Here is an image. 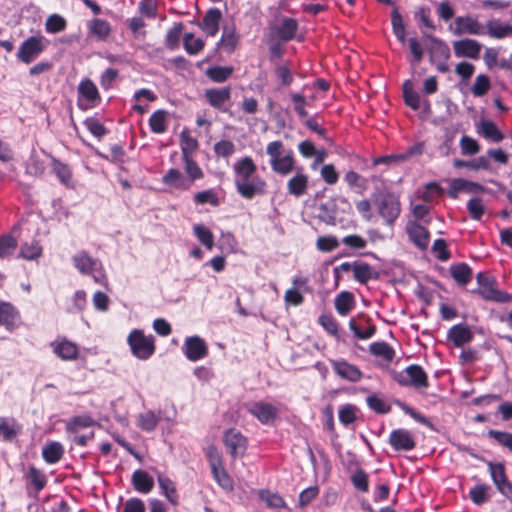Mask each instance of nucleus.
<instances>
[{
    "label": "nucleus",
    "instance_id": "1",
    "mask_svg": "<svg viewBox=\"0 0 512 512\" xmlns=\"http://www.w3.org/2000/svg\"><path fill=\"white\" fill-rule=\"evenodd\" d=\"M234 183L238 193L245 199L265 193L266 182L256 174L257 166L253 159L245 156L233 164Z\"/></svg>",
    "mask_w": 512,
    "mask_h": 512
},
{
    "label": "nucleus",
    "instance_id": "2",
    "mask_svg": "<svg viewBox=\"0 0 512 512\" xmlns=\"http://www.w3.org/2000/svg\"><path fill=\"white\" fill-rule=\"evenodd\" d=\"M266 153L272 170L279 175H287L294 170L295 158L291 150H285L284 144L272 141L267 144Z\"/></svg>",
    "mask_w": 512,
    "mask_h": 512
},
{
    "label": "nucleus",
    "instance_id": "3",
    "mask_svg": "<svg viewBox=\"0 0 512 512\" xmlns=\"http://www.w3.org/2000/svg\"><path fill=\"white\" fill-rule=\"evenodd\" d=\"M73 263L81 274L92 275L96 283L107 286V276L99 260L82 251L73 256Z\"/></svg>",
    "mask_w": 512,
    "mask_h": 512
},
{
    "label": "nucleus",
    "instance_id": "4",
    "mask_svg": "<svg viewBox=\"0 0 512 512\" xmlns=\"http://www.w3.org/2000/svg\"><path fill=\"white\" fill-rule=\"evenodd\" d=\"M128 343L134 356L147 360L155 350L154 339L146 336L141 330H133L128 336Z\"/></svg>",
    "mask_w": 512,
    "mask_h": 512
},
{
    "label": "nucleus",
    "instance_id": "5",
    "mask_svg": "<svg viewBox=\"0 0 512 512\" xmlns=\"http://www.w3.org/2000/svg\"><path fill=\"white\" fill-rule=\"evenodd\" d=\"M48 46V40L42 35L31 36L19 47L17 58L29 64L34 61Z\"/></svg>",
    "mask_w": 512,
    "mask_h": 512
},
{
    "label": "nucleus",
    "instance_id": "6",
    "mask_svg": "<svg viewBox=\"0 0 512 512\" xmlns=\"http://www.w3.org/2000/svg\"><path fill=\"white\" fill-rule=\"evenodd\" d=\"M395 380L402 386L414 388H427L428 379L425 371L419 365H411L395 376Z\"/></svg>",
    "mask_w": 512,
    "mask_h": 512
},
{
    "label": "nucleus",
    "instance_id": "7",
    "mask_svg": "<svg viewBox=\"0 0 512 512\" xmlns=\"http://www.w3.org/2000/svg\"><path fill=\"white\" fill-rule=\"evenodd\" d=\"M101 100L98 88L90 79L82 80L78 85V106L83 109L95 107Z\"/></svg>",
    "mask_w": 512,
    "mask_h": 512
},
{
    "label": "nucleus",
    "instance_id": "8",
    "mask_svg": "<svg viewBox=\"0 0 512 512\" xmlns=\"http://www.w3.org/2000/svg\"><path fill=\"white\" fill-rule=\"evenodd\" d=\"M247 410L264 425L272 424L277 419L279 413L277 406L264 401L251 403Z\"/></svg>",
    "mask_w": 512,
    "mask_h": 512
},
{
    "label": "nucleus",
    "instance_id": "9",
    "mask_svg": "<svg viewBox=\"0 0 512 512\" xmlns=\"http://www.w3.org/2000/svg\"><path fill=\"white\" fill-rule=\"evenodd\" d=\"M489 472L498 491L506 498L512 500V484L505 474V467L501 463H488Z\"/></svg>",
    "mask_w": 512,
    "mask_h": 512
},
{
    "label": "nucleus",
    "instance_id": "10",
    "mask_svg": "<svg viewBox=\"0 0 512 512\" xmlns=\"http://www.w3.org/2000/svg\"><path fill=\"white\" fill-rule=\"evenodd\" d=\"M223 442L233 458L243 456L247 449V438L236 429L227 430Z\"/></svg>",
    "mask_w": 512,
    "mask_h": 512
},
{
    "label": "nucleus",
    "instance_id": "11",
    "mask_svg": "<svg viewBox=\"0 0 512 512\" xmlns=\"http://www.w3.org/2000/svg\"><path fill=\"white\" fill-rule=\"evenodd\" d=\"M380 215L391 224L399 216L401 207L398 198L392 194H385L380 197L377 203Z\"/></svg>",
    "mask_w": 512,
    "mask_h": 512
},
{
    "label": "nucleus",
    "instance_id": "12",
    "mask_svg": "<svg viewBox=\"0 0 512 512\" xmlns=\"http://www.w3.org/2000/svg\"><path fill=\"white\" fill-rule=\"evenodd\" d=\"M449 58V47L445 43L433 39V44L430 49V61L436 65L438 71L442 73L449 71V66L447 64Z\"/></svg>",
    "mask_w": 512,
    "mask_h": 512
},
{
    "label": "nucleus",
    "instance_id": "13",
    "mask_svg": "<svg viewBox=\"0 0 512 512\" xmlns=\"http://www.w3.org/2000/svg\"><path fill=\"white\" fill-rule=\"evenodd\" d=\"M453 33L457 36L481 35L484 33L483 26L474 18L470 16L457 17L454 21Z\"/></svg>",
    "mask_w": 512,
    "mask_h": 512
},
{
    "label": "nucleus",
    "instance_id": "14",
    "mask_svg": "<svg viewBox=\"0 0 512 512\" xmlns=\"http://www.w3.org/2000/svg\"><path fill=\"white\" fill-rule=\"evenodd\" d=\"M309 188V176L302 168H298L295 174L287 181V191L290 195L300 198L306 194Z\"/></svg>",
    "mask_w": 512,
    "mask_h": 512
},
{
    "label": "nucleus",
    "instance_id": "15",
    "mask_svg": "<svg viewBox=\"0 0 512 512\" xmlns=\"http://www.w3.org/2000/svg\"><path fill=\"white\" fill-rule=\"evenodd\" d=\"M50 346L53 352L64 361H72L78 358V346L65 338L53 341Z\"/></svg>",
    "mask_w": 512,
    "mask_h": 512
},
{
    "label": "nucleus",
    "instance_id": "16",
    "mask_svg": "<svg viewBox=\"0 0 512 512\" xmlns=\"http://www.w3.org/2000/svg\"><path fill=\"white\" fill-rule=\"evenodd\" d=\"M334 372L341 378L350 382H357L362 378L359 368L344 360H331Z\"/></svg>",
    "mask_w": 512,
    "mask_h": 512
},
{
    "label": "nucleus",
    "instance_id": "17",
    "mask_svg": "<svg viewBox=\"0 0 512 512\" xmlns=\"http://www.w3.org/2000/svg\"><path fill=\"white\" fill-rule=\"evenodd\" d=\"M456 57L477 59L481 51V44L474 39H463L453 42Z\"/></svg>",
    "mask_w": 512,
    "mask_h": 512
},
{
    "label": "nucleus",
    "instance_id": "18",
    "mask_svg": "<svg viewBox=\"0 0 512 512\" xmlns=\"http://www.w3.org/2000/svg\"><path fill=\"white\" fill-rule=\"evenodd\" d=\"M184 353L190 361H197L207 355V346L198 336L188 337L184 344Z\"/></svg>",
    "mask_w": 512,
    "mask_h": 512
},
{
    "label": "nucleus",
    "instance_id": "19",
    "mask_svg": "<svg viewBox=\"0 0 512 512\" xmlns=\"http://www.w3.org/2000/svg\"><path fill=\"white\" fill-rule=\"evenodd\" d=\"M221 19V11L217 8H211L206 12L202 22L199 23L198 26L208 36L214 37L218 33Z\"/></svg>",
    "mask_w": 512,
    "mask_h": 512
},
{
    "label": "nucleus",
    "instance_id": "20",
    "mask_svg": "<svg viewBox=\"0 0 512 512\" xmlns=\"http://www.w3.org/2000/svg\"><path fill=\"white\" fill-rule=\"evenodd\" d=\"M389 442L396 450L409 451L414 449L415 441L412 434L404 429H397L390 434Z\"/></svg>",
    "mask_w": 512,
    "mask_h": 512
},
{
    "label": "nucleus",
    "instance_id": "21",
    "mask_svg": "<svg viewBox=\"0 0 512 512\" xmlns=\"http://www.w3.org/2000/svg\"><path fill=\"white\" fill-rule=\"evenodd\" d=\"M406 231L410 240L420 249H426L429 244V233L420 224L415 221H409L406 226Z\"/></svg>",
    "mask_w": 512,
    "mask_h": 512
},
{
    "label": "nucleus",
    "instance_id": "22",
    "mask_svg": "<svg viewBox=\"0 0 512 512\" xmlns=\"http://www.w3.org/2000/svg\"><path fill=\"white\" fill-rule=\"evenodd\" d=\"M162 182L171 189L176 190H189L192 186L190 181L178 170V169H170L167 173L162 177Z\"/></svg>",
    "mask_w": 512,
    "mask_h": 512
},
{
    "label": "nucleus",
    "instance_id": "23",
    "mask_svg": "<svg viewBox=\"0 0 512 512\" xmlns=\"http://www.w3.org/2000/svg\"><path fill=\"white\" fill-rule=\"evenodd\" d=\"M465 191L467 193H477L484 191V187L476 182L468 181L462 178L453 179L449 186V195L456 198L457 195Z\"/></svg>",
    "mask_w": 512,
    "mask_h": 512
},
{
    "label": "nucleus",
    "instance_id": "24",
    "mask_svg": "<svg viewBox=\"0 0 512 512\" xmlns=\"http://www.w3.org/2000/svg\"><path fill=\"white\" fill-rule=\"evenodd\" d=\"M22 426L14 419L0 418V440L4 442L13 441L21 432Z\"/></svg>",
    "mask_w": 512,
    "mask_h": 512
},
{
    "label": "nucleus",
    "instance_id": "25",
    "mask_svg": "<svg viewBox=\"0 0 512 512\" xmlns=\"http://www.w3.org/2000/svg\"><path fill=\"white\" fill-rule=\"evenodd\" d=\"M448 339L453 342L456 347H462L463 345L471 342L473 339L472 331L463 324L454 325L448 331Z\"/></svg>",
    "mask_w": 512,
    "mask_h": 512
},
{
    "label": "nucleus",
    "instance_id": "26",
    "mask_svg": "<svg viewBox=\"0 0 512 512\" xmlns=\"http://www.w3.org/2000/svg\"><path fill=\"white\" fill-rule=\"evenodd\" d=\"M477 282L480 286L478 292L483 298L494 301L503 300L501 293L492 286V281L488 275L479 273L477 275Z\"/></svg>",
    "mask_w": 512,
    "mask_h": 512
},
{
    "label": "nucleus",
    "instance_id": "27",
    "mask_svg": "<svg viewBox=\"0 0 512 512\" xmlns=\"http://www.w3.org/2000/svg\"><path fill=\"white\" fill-rule=\"evenodd\" d=\"M205 97L209 104L219 110L224 108V105L230 99L229 88H213L205 91Z\"/></svg>",
    "mask_w": 512,
    "mask_h": 512
},
{
    "label": "nucleus",
    "instance_id": "28",
    "mask_svg": "<svg viewBox=\"0 0 512 512\" xmlns=\"http://www.w3.org/2000/svg\"><path fill=\"white\" fill-rule=\"evenodd\" d=\"M486 28L488 35L492 38L502 39L512 36V25L508 23L493 19L487 22Z\"/></svg>",
    "mask_w": 512,
    "mask_h": 512
},
{
    "label": "nucleus",
    "instance_id": "29",
    "mask_svg": "<svg viewBox=\"0 0 512 512\" xmlns=\"http://www.w3.org/2000/svg\"><path fill=\"white\" fill-rule=\"evenodd\" d=\"M132 483L140 493H149L154 487L153 478L145 471L137 470L132 475Z\"/></svg>",
    "mask_w": 512,
    "mask_h": 512
},
{
    "label": "nucleus",
    "instance_id": "30",
    "mask_svg": "<svg viewBox=\"0 0 512 512\" xmlns=\"http://www.w3.org/2000/svg\"><path fill=\"white\" fill-rule=\"evenodd\" d=\"M180 147L182 157H191L199 147L198 141L191 136L188 129H184L180 133Z\"/></svg>",
    "mask_w": 512,
    "mask_h": 512
},
{
    "label": "nucleus",
    "instance_id": "31",
    "mask_svg": "<svg viewBox=\"0 0 512 512\" xmlns=\"http://www.w3.org/2000/svg\"><path fill=\"white\" fill-rule=\"evenodd\" d=\"M238 42L239 37L236 34L234 26L224 27L219 46H221L228 53H232L236 49Z\"/></svg>",
    "mask_w": 512,
    "mask_h": 512
},
{
    "label": "nucleus",
    "instance_id": "32",
    "mask_svg": "<svg viewBox=\"0 0 512 512\" xmlns=\"http://www.w3.org/2000/svg\"><path fill=\"white\" fill-rule=\"evenodd\" d=\"M64 454L63 446L59 442H49L42 449V456L47 463L58 462Z\"/></svg>",
    "mask_w": 512,
    "mask_h": 512
},
{
    "label": "nucleus",
    "instance_id": "33",
    "mask_svg": "<svg viewBox=\"0 0 512 512\" xmlns=\"http://www.w3.org/2000/svg\"><path fill=\"white\" fill-rule=\"evenodd\" d=\"M450 274L460 285H466L472 278V270L465 263H459L450 267Z\"/></svg>",
    "mask_w": 512,
    "mask_h": 512
},
{
    "label": "nucleus",
    "instance_id": "34",
    "mask_svg": "<svg viewBox=\"0 0 512 512\" xmlns=\"http://www.w3.org/2000/svg\"><path fill=\"white\" fill-rule=\"evenodd\" d=\"M88 29L90 34L98 40H105L111 32L110 24L102 19L91 20L88 23Z\"/></svg>",
    "mask_w": 512,
    "mask_h": 512
},
{
    "label": "nucleus",
    "instance_id": "35",
    "mask_svg": "<svg viewBox=\"0 0 512 512\" xmlns=\"http://www.w3.org/2000/svg\"><path fill=\"white\" fill-rule=\"evenodd\" d=\"M168 113L165 110L155 111L149 119V126L154 133L161 134L167 130Z\"/></svg>",
    "mask_w": 512,
    "mask_h": 512
},
{
    "label": "nucleus",
    "instance_id": "36",
    "mask_svg": "<svg viewBox=\"0 0 512 512\" xmlns=\"http://www.w3.org/2000/svg\"><path fill=\"white\" fill-rule=\"evenodd\" d=\"M298 24L293 18H285L277 28V35L283 41H289L295 37Z\"/></svg>",
    "mask_w": 512,
    "mask_h": 512
},
{
    "label": "nucleus",
    "instance_id": "37",
    "mask_svg": "<svg viewBox=\"0 0 512 512\" xmlns=\"http://www.w3.org/2000/svg\"><path fill=\"white\" fill-rule=\"evenodd\" d=\"M184 163V170L187 175V180L190 181L191 186L195 180L202 179L204 174L200 166L194 161L193 157H182Z\"/></svg>",
    "mask_w": 512,
    "mask_h": 512
},
{
    "label": "nucleus",
    "instance_id": "38",
    "mask_svg": "<svg viewBox=\"0 0 512 512\" xmlns=\"http://www.w3.org/2000/svg\"><path fill=\"white\" fill-rule=\"evenodd\" d=\"M478 133L494 142H500L504 138L497 126L491 121H482L478 126Z\"/></svg>",
    "mask_w": 512,
    "mask_h": 512
},
{
    "label": "nucleus",
    "instance_id": "39",
    "mask_svg": "<svg viewBox=\"0 0 512 512\" xmlns=\"http://www.w3.org/2000/svg\"><path fill=\"white\" fill-rule=\"evenodd\" d=\"M18 319L15 308L6 302L0 304V323L7 328H12Z\"/></svg>",
    "mask_w": 512,
    "mask_h": 512
},
{
    "label": "nucleus",
    "instance_id": "40",
    "mask_svg": "<svg viewBox=\"0 0 512 512\" xmlns=\"http://www.w3.org/2000/svg\"><path fill=\"white\" fill-rule=\"evenodd\" d=\"M353 273L354 278L360 283H367L370 279L377 276L371 266L366 263H354Z\"/></svg>",
    "mask_w": 512,
    "mask_h": 512
},
{
    "label": "nucleus",
    "instance_id": "41",
    "mask_svg": "<svg viewBox=\"0 0 512 512\" xmlns=\"http://www.w3.org/2000/svg\"><path fill=\"white\" fill-rule=\"evenodd\" d=\"M403 96L405 103L413 110H418L420 108V96L414 91L413 84L411 81L407 80L403 84Z\"/></svg>",
    "mask_w": 512,
    "mask_h": 512
},
{
    "label": "nucleus",
    "instance_id": "42",
    "mask_svg": "<svg viewBox=\"0 0 512 512\" xmlns=\"http://www.w3.org/2000/svg\"><path fill=\"white\" fill-rule=\"evenodd\" d=\"M158 483L166 499L173 505H176L177 493L174 483L164 475L158 476Z\"/></svg>",
    "mask_w": 512,
    "mask_h": 512
},
{
    "label": "nucleus",
    "instance_id": "43",
    "mask_svg": "<svg viewBox=\"0 0 512 512\" xmlns=\"http://www.w3.org/2000/svg\"><path fill=\"white\" fill-rule=\"evenodd\" d=\"M193 231L199 242L204 245L208 250L214 246V237L212 232L202 224H195Z\"/></svg>",
    "mask_w": 512,
    "mask_h": 512
},
{
    "label": "nucleus",
    "instance_id": "44",
    "mask_svg": "<svg viewBox=\"0 0 512 512\" xmlns=\"http://www.w3.org/2000/svg\"><path fill=\"white\" fill-rule=\"evenodd\" d=\"M353 296L349 292H341L335 299V307L340 315H347L353 308Z\"/></svg>",
    "mask_w": 512,
    "mask_h": 512
},
{
    "label": "nucleus",
    "instance_id": "45",
    "mask_svg": "<svg viewBox=\"0 0 512 512\" xmlns=\"http://www.w3.org/2000/svg\"><path fill=\"white\" fill-rule=\"evenodd\" d=\"M159 422V417L152 411L141 413L137 417V425L144 431H153Z\"/></svg>",
    "mask_w": 512,
    "mask_h": 512
},
{
    "label": "nucleus",
    "instance_id": "46",
    "mask_svg": "<svg viewBox=\"0 0 512 512\" xmlns=\"http://www.w3.org/2000/svg\"><path fill=\"white\" fill-rule=\"evenodd\" d=\"M453 164L456 168L467 167L472 170H480V169L489 170L490 169V162L484 156L478 157L471 161H464V160L456 159V160H454Z\"/></svg>",
    "mask_w": 512,
    "mask_h": 512
},
{
    "label": "nucleus",
    "instance_id": "47",
    "mask_svg": "<svg viewBox=\"0 0 512 512\" xmlns=\"http://www.w3.org/2000/svg\"><path fill=\"white\" fill-rule=\"evenodd\" d=\"M212 474L216 482L219 484L220 487H222L226 491H232L233 490V482L230 476L227 474L226 470L224 469L223 465L211 469Z\"/></svg>",
    "mask_w": 512,
    "mask_h": 512
},
{
    "label": "nucleus",
    "instance_id": "48",
    "mask_svg": "<svg viewBox=\"0 0 512 512\" xmlns=\"http://www.w3.org/2000/svg\"><path fill=\"white\" fill-rule=\"evenodd\" d=\"M42 254V247L37 241L24 243L20 248V257L26 260H34Z\"/></svg>",
    "mask_w": 512,
    "mask_h": 512
},
{
    "label": "nucleus",
    "instance_id": "49",
    "mask_svg": "<svg viewBox=\"0 0 512 512\" xmlns=\"http://www.w3.org/2000/svg\"><path fill=\"white\" fill-rule=\"evenodd\" d=\"M183 41L188 54H198L204 48V41L201 38H196L192 33L185 34Z\"/></svg>",
    "mask_w": 512,
    "mask_h": 512
},
{
    "label": "nucleus",
    "instance_id": "50",
    "mask_svg": "<svg viewBox=\"0 0 512 512\" xmlns=\"http://www.w3.org/2000/svg\"><path fill=\"white\" fill-rule=\"evenodd\" d=\"M369 349L373 355L382 357L386 361H391L394 358L393 349L385 342L372 343Z\"/></svg>",
    "mask_w": 512,
    "mask_h": 512
},
{
    "label": "nucleus",
    "instance_id": "51",
    "mask_svg": "<svg viewBox=\"0 0 512 512\" xmlns=\"http://www.w3.org/2000/svg\"><path fill=\"white\" fill-rule=\"evenodd\" d=\"M194 201L198 205L210 204L214 207L219 205L218 196L212 189L197 192L194 195Z\"/></svg>",
    "mask_w": 512,
    "mask_h": 512
},
{
    "label": "nucleus",
    "instance_id": "52",
    "mask_svg": "<svg viewBox=\"0 0 512 512\" xmlns=\"http://www.w3.org/2000/svg\"><path fill=\"white\" fill-rule=\"evenodd\" d=\"M52 169H53V172L57 175V177L63 184L68 185L70 183L71 178H72V173H71L70 168L66 164H64L56 159H53L52 160Z\"/></svg>",
    "mask_w": 512,
    "mask_h": 512
},
{
    "label": "nucleus",
    "instance_id": "53",
    "mask_svg": "<svg viewBox=\"0 0 512 512\" xmlns=\"http://www.w3.org/2000/svg\"><path fill=\"white\" fill-rule=\"evenodd\" d=\"M259 496L268 508L278 509L285 506L283 498L276 493L262 490L260 491Z\"/></svg>",
    "mask_w": 512,
    "mask_h": 512
},
{
    "label": "nucleus",
    "instance_id": "54",
    "mask_svg": "<svg viewBox=\"0 0 512 512\" xmlns=\"http://www.w3.org/2000/svg\"><path fill=\"white\" fill-rule=\"evenodd\" d=\"M17 240L11 235L0 237V258H6L12 255L17 247Z\"/></svg>",
    "mask_w": 512,
    "mask_h": 512
},
{
    "label": "nucleus",
    "instance_id": "55",
    "mask_svg": "<svg viewBox=\"0 0 512 512\" xmlns=\"http://www.w3.org/2000/svg\"><path fill=\"white\" fill-rule=\"evenodd\" d=\"M45 28L49 33H59L66 28V20L58 14L50 15L46 20Z\"/></svg>",
    "mask_w": 512,
    "mask_h": 512
},
{
    "label": "nucleus",
    "instance_id": "56",
    "mask_svg": "<svg viewBox=\"0 0 512 512\" xmlns=\"http://www.w3.org/2000/svg\"><path fill=\"white\" fill-rule=\"evenodd\" d=\"M467 209L470 216L477 221L481 220L485 213V206L480 198L470 199L467 203Z\"/></svg>",
    "mask_w": 512,
    "mask_h": 512
},
{
    "label": "nucleus",
    "instance_id": "57",
    "mask_svg": "<svg viewBox=\"0 0 512 512\" xmlns=\"http://www.w3.org/2000/svg\"><path fill=\"white\" fill-rule=\"evenodd\" d=\"M490 89V79L484 74H480L476 77L475 83L473 84L471 91L474 96H483Z\"/></svg>",
    "mask_w": 512,
    "mask_h": 512
},
{
    "label": "nucleus",
    "instance_id": "58",
    "mask_svg": "<svg viewBox=\"0 0 512 512\" xmlns=\"http://www.w3.org/2000/svg\"><path fill=\"white\" fill-rule=\"evenodd\" d=\"M214 152L218 157L229 158L235 152V145L230 140H221L215 143Z\"/></svg>",
    "mask_w": 512,
    "mask_h": 512
},
{
    "label": "nucleus",
    "instance_id": "59",
    "mask_svg": "<svg viewBox=\"0 0 512 512\" xmlns=\"http://www.w3.org/2000/svg\"><path fill=\"white\" fill-rule=\"evenodd\" d=\"M488 491H489V486L476 485L475 487H473L470 490V498L475 504L481 505V504L485 503L486 501H488V499H489Z\"/></svg>",
    "mask_w": 512,
    "mask_h": 512
},
{
    "label": "nucleus",
    "instance_id": "60",
    "mask_svg": "<svg viewBox=\"0 0 512 512\" xmlns=\"http://www.w3.org/2000/svg\"><path fill=\"white\" fill-rule=\"evenodd\" d=\"M349 327L359 339L363 340L371 338L376 331L373 325H369L365 328L359 327L354 319L350 320Z\"/></svg>",
    "mask_w": 512,
    "mask_h": 512
},
{
    "label": "nucleus",
    "instance_id": "61",
    "mask_svg": "<svg viewBox=\"0 0 512 512\" xmlns=\"http://www.w3.org/2000/svg\"><path fill=\"white\" fill-rule=\"evenodd\" d=\"M461 152L464 155H475L480 151V146L476 140L471 137L463 136L460 140Z\"/></svg>",
    "mask_w": 512,
    "mask_h": 512
},
{
    "label": "nucleus",
    "instance_id": "62",
    "mask_svg": "<svg viewBox=\"0 0 512 512\" xmlns=\"http://www.w3.org/2000/svg\"><path fill=\"white\" fill-rule=\"evenodd\" d=\"M232 68L229 67H213L208 69L207 75L215 82H224L231 74Z\"/></svg>",
    "mask_w": 512,
    "mask_h": 512
},
{
    "label": "nucleus",
    "instance_id": "63",
    "mask_svg": "<svg viewBox=\"0 0 512 512\" xmlns=\"http://www.w3.org/2000/svg\"><path fill=\"white\" fill-rule=\"evenodd\" d=\"M322 179L329 185H333L338 181L339 174L332 164H325L320 169Z\"/></svg>",
    "mask_w": 512,
    "mask_h": 512
},
{
    "label": "nucleus",
    "instance_id": "64",
    "mask_svg": "<svg viewBox=\"0 0 512 512\" xmlns=\"http://www.w3.org/2000/svg\"><path fill=\"white\" fill-rule=\"evenodd\" d=\"M489 435L497 441L500 445L506 447L512 452V434L508 432H501L490 430Z\"/></svg>",
    "mask_w": 512,
    "mask_h": 512
}]
</instances>
